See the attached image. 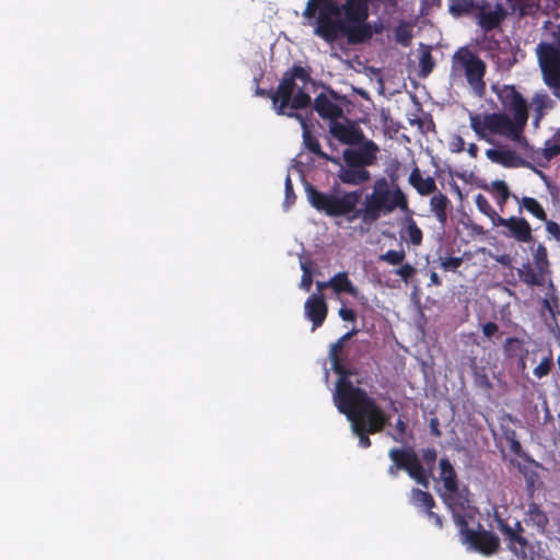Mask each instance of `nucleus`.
<instances>
[{
	"instance_id": "obj_1",
	"label": "nucleus",
	"mask_w": 560,
	"mask_h": 560,
	"mask_svg": "<svg viewBox=\"0 0 560 560\" xmlns=\"http://www.w3.org/2000/svg\"><path fill=\"white\" fill-rule=\"evenodd\" d=\"M305 191L308 202L317 211L332 218L346 217L349 222L360 219L368 226L396 209L410 212L407 195L399 186L390 189L389 182L384 176L375 179L372 191L365 195L361 208H357L362 196L360 190L336 195L320 191L308 184Z\"/></svg>"
},
{
	"instance_id": "obj_2",
	"label": "nucleus",
	"mask_w": 560,
	"mask_h": 560,
	"mask_svg": "<svg viewBox=\"0 0 560 560\" xmlns=\"http://www.w3.org/2000/svg\"><path fill=\"white\" fill-rule=\"evenodd\" d=\"M498 98L504 109L512 113L513 117L505 113H490L483 116L470 113V128L479 139L487 142L491 141L490 135H499L522 147L527 145L528 142L524 137L528 121L526 100L514 85H503L498 91Z\"/></svg>"
},
{
	"instance_id": "obj_3",
	"label": "nucleus",
	"mask_w": 560,
	"mask_h": 560,
	"mask_svg": "<svg viewBox=\"0 0 560 560\" xmlns=\"http://www.w3.org/2000/svg\"><path fill=\"white\" fill-rule=\"evenodd\" d=\"M334 402L338 411L351 422L352 431L363 448L372 444L370 434L382 432L389 423L390 417L364 389L342 390Z\"/></svg>"
},
{
	"instance_id": "obj_4",
	"label": "nucleus",
	"mask_w": 560,
	"mask_h": 560,
	"mask_svg": "<svg viewBox=\"0 0 560 560\" xmlns=\"http://www.w3.org/2000/svg\"><path fill=\"white\" fill-rule=\"evenodd\" d=\"M310 82L311 72L300 63H294L283 73L275 91L257 86L256 95L269 98L277 115L293 117L295 110L311 105V96L305 91Z\"/></svg>"
},
{
	"instance_id": "obj_5",
	"label": "nucleus",
	"mask_w": 560,
	"mask_h": 560,
	"mask_svg": "<svg viewBox=\"0 0 560 560\" xmlns=\"http://www.w3.org/2000/svg\"><path fill=\"white\" fill-rule=\"evenodd\" d=\"M487 66L485 61L468 47L458 48L452 57V72L464 73L474 93L482 97L486 94L485 74Z\"/></svg>"
},
{
	"instance_id": "obj_6",
	"label": "nucleus",
	"mask_w": 560,
	"mask_h": 560,
	"mask_svg": "<svg viewBox=\"0 0 560 560\" xmlns=\"http://www.w3.org/2000/svg\"><path fill=\"white\" fill-rule=\"evenodd\" d=\"M388 456L393 462L387 469L389 476L397 477L399 470H406L409 477L416 482L424 488L429 486V475L412 447H394L388 452Z\"/></svg>"
},
{
	"instance_id": "obj_7",
	"label": "nucleus",
	"mask_w": 560,
	"mask_h": 560,
	"mask_svg": "<svg viewBox=\"0 0 560 560\" xmlns=\"http://www.w3.org/2000/svg\"><path fill=\"white\" fill-rule=\"evenodd\" d=\"M358 329L352 328L350 331L342 335L336 342L330 346L329 359L331 369L338 374L336 382L334 399L340 397L342 390L348 392L349 389H362L361 387L354 386L350 381V376L353 374L350 369L345 364L342 357L343 348L347 341L358 334Z\"/></svg>"
},
{
	"instance_id": "obj_8",
	"label": "nucleus",
	"mask_w": 560,
	"mask_h": 560,
	"mask_svg": "<svg viewBox=\"0 0 560 560\" xmlns=\"http://www.w3.org/2000/svg\"><path fill=\"white\" fill-rule=\"evenodd\" d=\"M542 79L548 88H560V46L552 43H539L536 47Z\"/></svg>"
},
{
	"instance_id": "obj_9",
	"label": "nucleus",
	"mask_w": 560,
	"mask_h": 560,
	"mask_svg": "<svg viewBox=\"0 0 560 560\" xmlns=\"http://www.w3.org/2000/svg\"><path fill=\"white\" fill-rule=\"evenodd\" d=\"M493 228H502L500 234L505 238L515 241L518 244L535 243V236L530 223L523 217H501Z\"/></svg>"
},
{
	"instance_id": "obj_10",
	"label": "nucleus",
	"mask_w": 560,
	"mask_h": 560,
	"mask_svg": "<svg viewBox=\"0 0 560 560\" xmlns=\"http://www.w3.org/2000/svg\"><path fill=\"white\" fill-rule=\"evenodd\" d=\"M498 528L508 542L509 549L517 557H526V550L529 546L527 538L524 536L525 529L521 522L514 520L513 524H510L503 518H498Z\"/></svg>"
},
{
	"instance_id": "obj_11",
	"label": "nucleus",
	"mask_w": 560,
	"mask_h": 560,
	"mask_svg": "<svg viewBox=\"0 0 560 560\" xmlns=\"http://www.w3.org/2000/svg\"><path fill=\"white\" fill-rule=\"evenodd\" d=\"M357 149H345L342 159L347 166L366 168L377 161L378 147L372 140H366L359 144Z\"/></svg>"
},
{
	"instance_id": "obj_12",
	"label": "nucleus",
	"mask_w": 560,
	"mask_h": 560,
	"mask_svg": "<svg viewBox=\"0 0 560 560\" xmlns=\"http://www.w3.org/2000/svg\"><path fill=\"white\" fill-rule=\"evenodd\" d=\"M464 545H467L470 549L483 556H492L500 549V539L490 530L479 529L469 533Z\"/></svg>"
},
{
	"instance_id": "obj_13",
	"label": "nucleus",
	"mask_w": 560,
	"mask_h": 560,
	"mask_svg": "<svg viewBox=\"0 0 560 560\" xmlns=\"http://www.w3.org/2000/svg\"><path fill=\"white\" fill-rule=\"evenodd\" d=\"M476 11L477 24L486 34L499 28L508 15L506 9L501 3H497L493 9L478 4Z\"/></svg>"
},
{
	"instance_id": "obj_14",
	"label": "nucleus",
	"mask_w": 560,
	"mask_h": 560,
	"mask_svg": "<svg viewBox=\"0 0 560 560\" xmlns=\"http://www.w3.org/2000/svg\"><path fill=\"white\" fill-rule=\"evenodd\" d=\"M305 316L312 322L313 330L320 327L328 313V306L323 294H312L304 304Z\"/></svg>"
},
{
	"instance_id": "obj_15",
	"label": "nucleus",
	"mask_w": 560,
	"mask_h": 560,
	"mask_svg": "<svg viewBox=\"0 0 560 560\" xmlns=\"http://www.w3.org/2000/svg\"><path fill=\"white\" fill-rule=\"evenodd\" d=\"M330 133L339 142L349 145H359L364 140L363 131L353 124H341L337 120L330 122Z\"/></svg>"
},
{
	"instance_id": "obj_16",
	"label": "nucleus",
	"mask_w": 560,
	"mask_h": 560,
	"mask_svg": "<svg viewBox=\"0 0 560 560\" xmlns=\"http://www.w3.org/2000/svg\"><path fill=\"white\" fill-rule=\"evenodd\" d=\"M292 118L299 119L302 130H303V133H302L303 143H304V147L310 152H312L313 154L317 155L318 158H320L325 161H330L334 164H338V165L340 164V161L338 158L330 156L322 150L319 141L317 140V138L315 136H313L311 127H310L306 118H304L301 114H298V113H295V116H293Z\"/></svg>"
},
{
	"instance_id": "obj_17",
	"label": "nucleus",
	"mask_w": 560,
	"mask_h": 560,
	"mask_svg": "<svg viewBox=\"0 0 560 560\" xmlns=\"http://www.w3.org/2000/svg\"><path fill=\"white\" fill-rule=\"evenodd\" d=\"M487 158L497 164L504 167H528L530 164L518 156L513 150L509 149H488L486 151Z\"/></svg>"
},
{
	"instance_id": "obj_18",
	"label": "nucleus",
	"mask_w": 560,
	"mask_h": 560,
	"mask_svg": "<svg viewBox=\"0 0 560 560\" xmlns=\"http://www.w3.org/2000/svg\"><path fill=\"white\" fill-rule=\"evenodd\" d=\"M313 106L322 118L329 119L331 122L338 120L343 114L342 108L325 93H319L315 97Z\"/></svg>"
},
{
	"instance_id": "obj_19",
	"label": "nucleus",
	"mask_w": 560,
	"mask_h": 560,
	"mask_svg": "<svg viewBox=\"0 0 560 560\" xmlns=\"http://www.w3.org/2000/svg\"><path fill=\"white\" fill-rule=\"evenodd\" d=\"M338 178L342 184L361 186L371 179V173L366 168L341 166L338 171Z\"/></svg>"
},
{
	"instance_id": "obj_20",
	"label": "nucleus",
	"mask_w": 560,
	"mask_h": 560,
	"mask_svg": "<svg viewBox=\"0 0 560 560\" xmlns=\"http://www.w3.org/2000/svg\"><path fill=\"white\" fill-rule=\"evenodd\" d=\"M408 183L421 196H429L438 189L435 179L431 176L423 178L418 166H415L411 171L408 177Z\"/></svg>"
},
{
	"instance_id": "obj_21",
	"label": "nucleus",
	"mask_w": 560,
	"mask_h": 560,
	"mask_svg": "<svg viewBox=\"0 0 560 560\" xmlns=\"http://www.w3.org/2000/svg\"><path fill=\"white\" fill-rule=\"evenodd\" d=\"M524 522L528 526L536 527L539 533H545L549 518L546 512L537 503L530 502L527 505Z\"/></svg>"
},
{
	"instance_id": "obj_22",
	"label": "nucleus",
	"mask_w": 560,
	"mask_h": 560,
	"mask_svg": "<svg viewBox=\"0 0 560 560\" xmlns=\"http://www.w3.org/2000/svg\"><path fill=\"white\" fill-rule=\"evenodd\" d=\"M513 199L518 205V212L521 213L523 210L532 214L534 218L540 221H547V212L544 209L542 205L535 199L534 197H518L513 195Z\"/></svg>"
},
{
	"instance_id": "obj_23",
	"label": "nucleus",
	"mask_w": 560,
	"mask_h": 560,
	"mask_svg": "<svg viewBox=\"0 0 560 560\" xmlns=\"http://www.w3.org/2000/svg\"><path fill=\"white\" fill-rule=\"evenodd\" d=\"M439 466L440 477L445 490L450 493H456L458 491L457 474L450 459L446 457L441 458Z\"/></svg>"
},
{
	"instance_id": "obj_24",
	"label": "nucleus",
	"mask_w": 560,
	"mask_h": 560,
	"mask_svg": "<svg viewBox=\"0 0 560 560\" xmlns=\"http://www.w3.org/2000/svg\"><path fill=\"white\" fill-rule=\"evenodd\" d=\"M520 280L529 287H541L546 281V273L533 268L529 262L523 264L522 268L517 269Z\"/></svg>"
},
{
	"instance_id": "obj_25",
	"label": "nucleus",
	"mask_w": 560,
	"mask_h": 560,
	"mask_svg": "<svg viewBox=\"0 0 560 560\" xmlns=\"http://www.w3.org/2000/svg\"><path fill=\"white\" fill-rule=\"evenodd\" d=\"M450 205L451 201L448 197L443 192L434 194L430 199V210L442 226L447 222V209Z\"/></svg>"
},
{
	"instance_id": "obj_26",
	"label": "nucleus",
	"mask_w": 560,
	"mask_h": 560,
	"mask_svg": "<svg viewBox=\"0 0 560 560\" xmlns=\"http://www.w3.org/2000/svg\"><path fill=\"white\" fill-rule=\"evenodd\" d=\"M555 103L546 93H536L532 98L534 112V126L538 127L547 110L553 107Z\"/></svg>"
},
{
	"instance_id": "obj_27",
	"label": "nucleus",
	"mask_w": 560,
	"mask_h": 560,
	"mask_svg": "<svg viewBox=\"0 0 560 560\" xmlns=\"http://www.w3.org/2000/svg\"><path fill=\"white\" fill-rule=\"evenodd\" d=\"M404 220V229L401 232V237L408 241L413 246H420L423 240V233L421 229L418 226L417 222L412 218V212H408Z\"/></svg>"
},
{
	"instance_id": "obj_28",
	"label": "nucleus",
	"mask_w": 560,
	"mask_h": 560,
	"mask_svg": "<svg viewBox=\"0 0 560 560\" xmlns=\"http://www.w3.org/2000/svg\"><path fill=\"white\" fill-rule=\"evenodd\" d=\"M486 190L489 191L497 201L500 210L503 211L505 203L513 195L504 180L497 179L490 183L489 186L486 187Z\"/></svg>"
},
{
	"instance_id": "obj_29",
	"label": "nucleus",
	"mask_w": 560,
	"mask_h": 560,
	"mask_svg": "<svg viewBox=\"0 0 560 560\" xmlns=\"http://www.w3.org/2000/svg\"><path fill=\"white\" fill-rule=\"evenodd\" d=\"M330 288L337 293H348L353 298L359 294L358 289L350 281L347 272H338L329 279Z\"/></svg>"
},
{
	"instance_id": "obj_30",
	"label": "nucleus",
	"mask_w": 560,
	"mask_h": 560,
	"mask_svg": "<svg viewBox=\"0 0 560 560\" xmlns=\"http://www.w3.org/2000/svg\"><path fill=\"white\" fill-rule=\"evenodd\" d=\"M530 246L533 262L536 269L545 272L546 275L550 273V262L548 259V250L545 244L538 243Z\"/></svg>"
},
{
	"instance_id": "obj_31",
	"label": "nucleus",
	"mask_w": 560,
	"mask_h": 560,
	"mask_svg": "<svg viewBox=\"0 0 560 560\" xmlns=\"http://www.w3.org/2000/svg\"><path fill=\"white\" fill-rule=\"evenodd\" d=\"M448 1V12L455 16L459 18L463 15H468L476 11L478 8V3L474 0H447Z\"/></svg>"
},
{
	"instance_id": "obj_32",
	"label": "nucleus",
	"mask_w": 560,
	"mask_h": 560,
	"mask_svg": "<svg viewBox=\"0 0 560 560\" xmlns=\"http://www.w3.org/2000/svg\"><path fill=\"white\" fill-rule=\"evenodd\" d=\"M475 205L482 214L490 219L492 226H494L501 215L490 205L489 200L482 194H478L475 197Z\"/></svg>"
},
{
	"instance_id": "obj_33",
	"label": "nucleus",
	"mask_w": 560,
	"mask_h": 560,
	"mask_svg": "<svg viewBox=\"0 0 560 560\" xmlns=\"http://www.w3.org/2000/svg\"><path fill=\"white\" fill-rule=\"evenodd\" d=\"M411 502L416 506L425 508L427 512L435 506L433 495L428 491H423L417 488L412 489L411 491Z\"/></svg>"
},
{
	"instance_id": "obj_34",
	"label": "nucleus",
	"mask_w": 560,
	"mask_h": 560,
	"mask_svg": "<svg viewBox=\"0 0 560 560\" xmlns=\"http://www.w3.org/2000/svg\"><path fill=\"white\" fill-rule=\"evenodd\" d=\"M395 39L404 47H408L412 39V27L406 22L399 23L395 28Z\"/></svg>"
},
{
	"instance_id": "obj_35",
	"label": "nucleus",
	"mask_w": 560,
	"mask_h": 560,
	"mask_svg": "<svg viewBox=\"0 0 560 560\" xmlns=\"http://www.w3.org/2000/svg\"><path fill=\"white\" fill-rule=\"evenodd\" d=\"M552 368H553V357H552V351L549 350L548 354L534 369V375L537 378H542L551 372Z\"/></svg>"
},
{
	"instance_id": "obj_36",
	"label": "nucleus",
	"mask_w": 560,
	"mask_h": 560,
	"mask_svg": "<svg viewBox=\"0 0 560 560\" xmlns=\"http://www.w3.org/2000/svg\"><path fill=\"white\" fill-rule=\"evenodd\" d=\"M419 65L420 75L423 78H427L433 71L435 62L429 49L421 52Z\"/></svg>"
},
{
	"instance_id": "obj_37",
	"label": "nucleus",
	"mask_w": 560,
	"mask_h": 560,
	"mask_svg": "<svg viewBox=\"0 0 560 560\" xmlns=\"http://www.w3.org/2000/svg\"><path fill=\"white\" fill-rule=\"evenodd\" d=\"M405 258H406V253L404 249H400V250L389 249L386 253L380 255V257H378V259L381 261H385L392 266L401 265V262L405 260Z\"/></svg>"
},
{
	"instance_id": "obj_38",
	"label": "nucleus",
	"mask_w": 560,
	"mask_h": 560,
	"mask_svg": "<svg viewBox=\"0 0 560 560\" xmlns=\"http://www.w3.org/2000/svg\"><path fill=\"white\" fill-rule=\"evenodd\" d=\"M301 269L303 271V275L301 278V282H300V288L302 290L308 292L313 284V273H312L311 262L302 261Z\"/></svg>"
},
{
	"instance_id": "obj_39",
	"label": "nucleus",
	"mask_w": 560,
	"mask_h": 560,
	"mask_svg": "<svg viewBox=\"0 0 560 560\" xmlns=\"http://www.w3.org/2000/svg\"><path fill=\"white\" fill-rule=\"evenodd\" d=\"M454 522L458 528L460 541L464 544L465 539L469 536V533H474L475 529L469 528L468 521L464 515H454Z\"/></svg>"
},
{
	"instance_id": "obj_40",
	"label": "nucleus",
	"mask_w": 560,
	"mask_h": 560,
	"mask_svg": "<svg viewBox=\"0 0 560 560\" xmlns=\"http://www.w3.org/2000/svg\"><path fill=\"white\" fill-rule=\"evenodd\" d=\"M560 155V145L553 139V137L545 142V147L542 149V156L547 161H551L552 159Z\"/></svg>"
},
{
	"instance_id": "obj_41",
	"label": "nucleus",
	"mask_w": 560,
	"mask_h": 560,
	"mask_svg": "<svg viewBox=\"0 0 560 560\" xmlns=\"http://www.w3.org/2000/svg\"><path fill=\"white\" fill-rule=\"evenodd\" d=\"M438 453L434 447H428L422 450V465H425L428 469H425L427 474L430 476L432 469L434 468L436 462Z\"/></svg>"
},
{
	"instance_id": "obj_42",
	"label": "nucleus",
	"mask_w": 560,
	"mask_h": 560,
	"mask_svg": "<svg viewBox=\"0 0 560 560\" xmlns=\"http://www.w3.org/2000/svg\"><path fill=\"white\" fill-rule=\"evenodd\" d=\"M463 264L462 257H447V258H441V267L444 270H456L459 268Z\"/></svg>"
},
{
	"instance_id": "obj_43",
	"label": "nucleus",
	"mask_w": 560,
	"mask_h": 560,
	"mask_svg": "<svg viewBox=\"0 0 560 560\" xmlns=\"http://www.w3.org/2000/svg\"><path fill=\"white\" fill-rule=\"evenodd\" d=\"M546 224V232L553 238L556 242H560V225L551 220L544 221Z\"/></svg>"
},
{
	"instance_id": "obj_44",
	"label": "nucleus",
	"mask_w": 560,
	"mask_h": 560,
	"mask_svg": "<svg viewBox=\"0 0 560 560\" xmlns=\"http://www.w3.org/2000/svg\"><path fill=\"white\" fill-rule=\"evenodd\" d=\"M395 273L397 276H399L404 281H408L416 273V269L412 265L407 262V264L401 265L395 271Z\"/></svg>"
},
{
	"instance_id": "obj_45",
	"label": "nucleus",
	"mask_w": 560,
	"mask_h": 560,
	"mask_svg": "<svg viewBox=\"0 0 560 560\" xmlns=\"http://www.w3.org/2000/svg\"><path fill=\"white\" fill-rule=\"evenodd\" d=\"M295 198H296V196L293 190V185H292L291 178H290V176H288L285 179L284 207L289 208L291 205H293L295 201Z\"/></svg>"
},
{
	"instance_id": "obj_46",
	"label": "nucleus",
	"mask_w": 560,
	"mask_h": 560,
	"mask_svg": "<svg viewBox=\"0 0 560 560\" xmlns=\"http://www.w3.org/2000/svg\"><path fill=\"white\" fill-rule=\"evenodd\" d=\"M396 431L397 435H394L393 439L397 442H401L407 431V423L400 417L396 421Z\"/></svg>"
},
{
	"instance_id": "obj_47",
	"label": "nucleus",
	"mask_w": 560,
	"mask_h": 560,
	"mask_svg": "<svg viewBox=\"0 0 560 560\" xmlns=\"http://www.w3.org/2000/svg\"><path fill=\"white\" fill-rule=\"evenodd\" d=\"M338 314L342 320H346V322H355L357 320V314L351 308H348L345 306L340 307Z\"/></svg>"
},
{
	"instance_id": "obj_48",
	"label": "nucleus",
	"mask_w": 560,
	"mask_h": 560,
	"mask_svg": "<svg viewBox=\"0 0 560 560\" xmlns=\"http://www.w3.org/2000/svg\"><path fill=\"white\" fill-rule=\"evenodd\" d=\"M499 330V326L493 322H488L482 325V332L486 337L491 338Z\"/></svg>"
},
{
	"instance_id": "obj_49",
	"label": "nucleus",
	"mask_w": 560,
	"mask_h": 560,
	"mask_svg": "<svg viewBox=\"0 0 560 560\" xmlns=\"http://www.w3.org/2000/svg\"><path fill=\"white\" fill-rule=\"evenodd\" d=\"M465 150V141L460 136H456L451 142V151L455 153L463 152Z\"/></svg>"
},
{
	"instance_id": "obj_50",
	"label": "nucleus",
	"mask_w": 560,
	"mask_h": 560,
	"mask_svg": "<svg viewBox=\"0 0 560 560\" xmlns=\"http://www.w3.org/2000/svg\"><path fill=\"white\" fill-rule=\"evenodd\" d=\"M430 433L435 438H441L442 432L440 430V421L438 418H431L429 422Z\"/></svg>"
},
{
	"instance_id": "obj_51",
	"label": "nucleus",
	"mask_w": 560,
	"mask_h": 560,
	"mask_svg": "<svg viewBox=\"0 0 560 560\" xmlns=\"http://www.w3.org/2000/svg\"><path fill=\"white\" fill-rule=\"evenodd\" d=\"M510 448L511 451L516 454V455H520L521 452H522V445L521 443L516 440V433L515 431H512V438H511V441H510Z\"/></svg>"
},
{
	"instance_id": "obj_52",
	"label": "nucleus",
	"mask_w": 560,
	"mask_h": 560,
	"mask_svg": "<svg viewBox=\"0 0 560 560\" xmlns=\"http://www.w3.org/2000/svg\"><path fill=\"white\" fill-rule=\"evenodd\" d=\"M427 516L433 521L434 525L438 527V528H442L443 526V521H442V517L434 513L432 510H429L427 512Z\"/></svg>"
},
{
	"instance_id": "obj_53",
	"label": "nucleus",
	"mask_w": 560,
	"mask_h": 560,
	"mask_svg": "<svg viewBox=\"0 0 560 560\" xmlns=\"http://www.w3.org/2000/svg\"><path fill=\"white\" fill-rule=\"evenodd\" d=\"M550 36H551L552 40L555 42V44H558L560 46V24L556 25L551 30Z\"/></svg>"
},
{
	"instance_id": "obj_54",
	"label": "nucleus",
	"mask_w": 560,
	"mask_h": 560,
	"mask_svg": "<svg viewBox=\"0 0 560 560\" xmlns=\"http://www.w3.org/2000/svg\"><path fill=\"white\" fill-rule=\"evenodd\" d=\"M422 4L425 9H432L434 7L440 8L441 7V0H423Z\"/></svg>"
},
{
	"instance_id": "obj_55",
	"label": "nucleus",
	"mask_w": 560,
	"mask_h": 560,
	"mask_svg": "<svg viewBox=\"0 0 560 560\" xmlns=\"http://www.w3.org/2000/svg\"><path fill=\"white\" fill-rule=\"evenodd\" d=\"M505 1H506V3H509L513 9H515V8L517 7V8L520 9V11H521V15H525V14L527 13V12H526V10H525L523 7H521V4H520V0H505Z\"/></svg>"
},
{
	"instance_id": "obj_56",
	"label": "nucleus",
	"mask_w": 560,
	"mask_h": 560,
	"mask_svg": "<svg viewBox=\"0 0 560 560\" xmlns=\"http://www.w3.org/2000/svg\"><path fill=\"white\" fill-rule=\"evenodd\" d=\"M478 151H479V149H478L477 144H475V143H470V144L468 145L467 152H468V154H469L471 158H477Z\"/></svg>"
},
{
	"instance_id": "obj_57",
	"label": "nucleus",
	"mask_w": 560,
	"mask_h": 560,
	"mask_svg": "<svg viewBox=\"0 0 560 560\" xmlns=\"http://www.w3.org/2000/svg\"><path fill=\"white\" fill-rule=\"evenodd\" d=\"M430 281L434 285H441L442 284L441 278L439 277V275L436 272H431Z\"/></svg>"
},
{
	"instance_id": "obj_58",
	"label": "nucleus",
	"mask_w": 560,
	"mask_h": 560,
	"mask_svg": "<svg viewBox=\"0 0 560 560\" xmlns=\"http://www.w3.org/2000/svg\"><path fill=\"white\" fill-rule=\"evenodd\" d=\"M316 287H317L318 292H322L323 290L330 288L329 280L326 282L317 281ZM318 294H322V293H318Z\"/></svg>"
},
{
	"instance_id": "obj_59",
	"label": "nucleus",
	"mask_w": 560,
	"mask_h": 560,
	"mask_svg": "<svg viewBox=\"0 0 560 560\" xmlns=\"http://www.w3.org/2000/svg\"><path fill=\"white\" fill-rule=\"evenodd\" d=\"M512 343H517V345H522L523 341L516 337H510L506 339L505 341V346H509V345H512Z\"/></svg>"
},
{
	"instance_id": "obj_60",
	"label": "nucleus",
	"mask_w": 560,
	"mask_h": 560,
	"mask_svg": "<svg viewBox=\"0 0 560 560\" xmlns=\"http://www.w3.org/2000/svg\"><path fill=\"white\" fill-rule=\"evenodd\" d=\"M553 95L560 101V88H550Z\"/></svg>"
},
{
	"instance_id": "obj_61",
	"label": "nucleus",
	"mask_w": 560,
	"mask_h": 560,
	"mask_svg": "<svg viewBox=\"0 0 560 560\" xmlns=\"http://www.w3.org/2000/svg\"><path fill=\"white\" fill-rule=\"evenodd\" d=\"M520 368L522 371H524L526 369V362L523 358H521V360H520Z\"/></svg>"
},
{
	"instance_id": "obj_62",
	"label": "nucleus",
	"mask_w": 560,
	"mask_h": 560,
	"mask_svg": "<svg viewBox=\"0 0 560 560\" xmlns=\"http://www.w3.org/2000/svg\"><path fill=\"white\" fill-rule=\"evenodd\" d=\"M512 431H513V430H511V431H506V432H505V438H506V440H508L509 442L511 441V438H512Z\"/></svg>"
},
{
	"instance_id": "obj_63",
	"label": "nucleus",
	"mask_w": 560,
	"mask_h": 560,
	"mask_svg": "<svg viewBox=\"0 0 560 560\" xmlns=\"http://www.w3.org/2000/svg\"><path fill=\"white\" fill-rule=\"evenodd\" d=\"M331 95H332L334 98H337L336 92L331 91Z\"/></svg>"
},
{
	"instance_id": "obj_64",
	"label": "nucleus",
	"mask_w": 560,
	"mask_h": 560,
	"mask_svg": "<svg viewBox=\"0 0 560 560\" xmlns=\"http://www.w3.org/2000/svg\"><path fill=\"white\" fill-rule=\"evenodd\" d=\"M539 175L542 177V178H546L545 174L542 172H538Z\"/></svg>"
}]
</instances>
